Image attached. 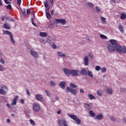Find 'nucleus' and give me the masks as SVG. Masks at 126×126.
Instances as JSON below:
<instances>
[{"label":"nucleus","mask_w":126,"mask_h":126,"mask_svg":"<svg viewBox=\"0 0 126 126\" xmlns=\"http://www.w3.org/2000/svg\"><path fill=\"white\" fill-rule=\"evenodd\" d=\"M70 87H71L72 88H76L77 86L73 83H70Z\"/></svg>","instance_id":"nucleus-32"},{"label":"nucleus","mask_w":126,"mask_h":126,"mask_svg":"<svg viewBox=\"0 0 126 126\" xmlns=\"http://www.w3.org/2000/svg\"><path fill=\"white\" fill-rule=\"evenodd\" d=\"M89 114L91 116V117H95L96 116V114H95L94 112H93L92 110L89 111Z\"/></svg>","instance_id":"nucleus-27"},{"label":"nucleus","mask_w":126,"mask_h":126,"mask_svg":"<svg viewBox=\"0 0 126 126\" xmlns=\"http://www.w3.org/2000/svg\"><path fill=\"white\" fill-rule=\"evenodd\" d=\"M112 2H113V3H116V0H111Z\"/></svg>","instance_id":"nucleus-60"},{"label":"nucleus","mask_w":126,"mask_h":126,"mask_svg":"<svg viewBox=\"0 0 126 126\" xmlns=\"http://www.w3.org/2000/svg\"><path fill=\"white\" fill-rule=\"evenodd\" d=\"M100 69H101V67H100V66L97 65L95 67V70L97 71H98V70H100Z\"/></svg>","instance_id":"nucleus-37"},{"label":"nucleus","mask_w":126,"mask_h":126,"mask_svg":"<svg viewBox=\"0 0 126 126\" xmlns=\"http://www.w3.org/2000/svg\"><path fill=\"white\" fill-rule=\"evenodd\" d=\"M78 73H79V71L78 70H70V74L73 76H78Z\"/></svg>","instance_id":"nucleus-9"},{"label":"nucleus","mask_w":126,"mask_h":126,"mask_svg":"<svg viewBox=\"0 0 126 126\" xmlns=\"http://www.w3.org/2000/svg\"><path fill=\"white\" fill-rule=\"evenodd\" d=\"M18 99V95H16L15 96V97L14 98V99L12 100V105H16V103H17V100Z\"/></svg>","instance_id":"nucleus-13"},{"label":"nucleus","mask_w":126,"mask_h":126,"mask_svg":"<svg viewBox=\"0 0 126 126\" xmlns=\"http://www.w3.org/2000/svg\"><path fill=\"white\" fill-rule=\"evenodd\" d=\"M44 6L46 9H50V6L48 4V2L47 1L44 2Z\"/></svg>","instance_id":"nucleus-25"},{"label":"nucleus","mask_w":126,"mask_h":126,"mask_svg":"<svg viewBox=\"0 0 126 126\" xmlns=\"http://www.w3.org/2000/svg\"><path fill=\"white\" fill-rule=\"evenodd\" d=\"M100 20L101 22L103 23V24H106L107 23V21H106V18L103 17H101Z\"/></svg>","instance_id":"nucleus-21"},{"label":"nucleus","mask_w":126,"mask_h":126,"mask_svg":"<svg viewBox=\"0 0 126 126\" xmlns=\"http://www.w3.org/2000/svg\"><path fill=\"white\" fill-rule=\"evenodd\" d=\"M36 99H37L38 101H42L43 97H42V95L41 94H37L36 95Z\"/></svg>","instance_id":"nucleus-18"},{"label":"nucleus","mask_w":126,"mask_h":126,"mask_svg":"<svg viewBox=\"0 0 126 126\" xmlns=\"http://www.w3.org/2000/svg\"><path fill=\"white\" fill-rule=\"evenodd\" d=\"M109 42L111 44H108L107 46L108 52L113 53V52H116V51H117L118 45V44L117 43V40L115 39H110Z\"/></svg>","instance_id":"nucleus-1"},{"label":"nucleus","mask_w":126,"mask_h":126,"mask_svg":"<svg viewBox=\"0 0 126 126\" xmlns=\"http://www.w3.org/2000/svg\"><path fill=\"white\" fill-rule=\"evenodd\" d=\"M126 15L124 13H122L121 15V19H126Z\"/></svg>","instance_id":"nucleus-29"},{"label":"nucleus","mask_w":126,"mask_h":126,"mask_svg":"<svg viewBox=\"0 0 126 126\" xmlns=\"http://www.w3.org/2000/svg\"><path fill=\"white\" fill-rule=\"evenodd\" d=\"M5 7L7 8V9H11V5L10 4L6 6Z\"/></svg>","instance_id":"nucleus-39"},{"label":"nucleus","mask_w":126,"mask_h":126,"mask_svg":"<svg viewBox=\"0 0 126 126\" xmlns=\"http://www.w3.org/2000/svg\"><path fill=\"white\" fill-rule=\"evenodd\" d=\"M117 52L119 54H126V47H122L120 44H118Z\"/></svg>","instance_id":"nucleus-2"},{"label":"nucleus","mask_w":126,"mask_h":126,"mask_svg":"<svg viewBox=\"0 0 126 126\" xmlns=\"http://www.w3.org/2000/svg\"><path fill=\"white\" fill-rule=\"evenodd\" d=\"M120 91H121V92H122V93L125 92V91H124V89H121Z\"/></svg>","instance_id":"nucleus-63"},{"label":"nucleus","mask_w":126,"mask_h":126,"mask_svg":"<svg viewBox=\"0 0 126 126\" xmlns=\"http://www.w3.org/2000/svg\"><path fill=\"white\" fill-rule=\"evenodd\" d=\"M0 63H2V64H4V61L2 60V59H1L0 60Z\"/></svg>","instance_id":"nucleus-49"},{"label":"nucleus","mask_w":126,"mask_h":126,"mask_svg":"<svg viewBox=\"0 0 126 126\" xmlns=\"http://www.w3.org/2000/svg\"><path fill=\"white\" fill-rule=\"evenodd\" d=\"M84 62H85V65H88V63H89V59L88 57L87 56L84 58Z\"/></svg>","instance_id":"nucleus-17"},{"label":"nucleus","mask_w":126,"mask_h":126,"mask_svg":"<svg viewBox=\"0 0 126 126\" xmlns=\"http://www.w3.org/2000/svg\"><path fill=\"white\" fill-rule=\"evenodd\" d=\"M57 55L59 56V57H63V58L65 57V54L63 53L62 52H57Z\"/></svg>","instance_id":"nucleus-20"},{"label":"nucleus","mask_w":126,"mask_h":126,"mask_svg":"<svg viewBox=\"0 0 126 126\" xmlns=\"http://www.w3.org/2000/svg\"><path fill=\"white\" fill-rule=\"evenodd\" d=\"M106 91L108 94H112L113 91H112V89L111 88H107Z\"/></svg>","instance_id":"nucleus-26"},{"label":"nucleus","mask_w":126,"mask_h":126,"mask_svg":"<svg viewBox=\"0 0 126 126\" xmlns=\"http://www.w3.org/2000/svg\"><path fill=\"white\" fill-rule=\"evenodd\" d=\"M85 107L88 109V110H91L92 106L91 104H86Z\"/></svg>","instance_id":"nucleus-23"},{"label":"nucleus","mask_w":126,"mask_h":126,"mask_svg":"<svg viewBox=\"0 0 126 126\" xmlns=\"http://www.w3.org/2000/svg\"><path fill=\"white\" fill-rule=\"evenodd\" d=\"M4 34H6V35H9L10 38V41L11 42L12 44H15V41L13 39V36H12V34L10 33V32L8 31H5L4 32Z\"/></svg>","instance_id":"nucleus-5"},{"label":"nucleus","mask_w":126,"mask_h":126,"mask_svg":"<svg viewBox=\"0 0 126 126\" xmlns=\"http://www.w3.org/2000/svg\"><path fill=\"white\" fill-rule=\"evenodd\" d=\"M23 15H26V10H24V11H23Z\"/></svg>","instance_id":"nucleus-54"},{"label":"nucleus","mask_w":126,"mask_h":126,"mask_svg":"<svg viewBox=\"0 0 126 126\" xmlns=\"http://www.w3.org/2000/svg\"><path fill=\"white\" fill-rule=\"evenodd\" d=\"M49 9H46L45 12H46V14H48L49 13Z\"/></svg>","instance_id":"nucleus-53"},{"label":"nucleus","mask_w":126,"mask_h":126,"mask_svg":"<svg viewBox=\"0 0 126 126\" xmlns=\"http://www.w3.org/2000/svg\"><path fill=\"white\" fill-rule=\"evenodd\" d=\"M87 5H88V6H89V7H94V4H93V3L91 2L88 3Z\"/></svg>","instance_id":"nucleus-31"},{"label":"nucleus","mask_w":126,"mask_h":126,"mask_svg":"<svg viewBox=\"0 0 126 126\" xmlns=\"http://www.w3.org/2000/svg\"><path fill=\"white\" fill-rule=\"evenodd\" d=\"M69 117L73 120V121H75L77 125H80L81 124V121H80L79 119L77 118V116H76V115L69 114Z\"/></svg>","instance_id":"nucleus-3"},{"label":"nucleus","mask_w":126,"mask_h":126,"mask_svg":"<svg viewBox=\"0 0 126 126\" xmlns=\"http://www.w3.org/2000/svg\"><path fill=\"white\" fill-rule=\"evenodd\" d=\"M46 17L47 19H51V14H50V13L48 14H46Z\"/></svg>","instance_id":"nucleus-36"},{"label":"nucleus","mask_w":126,"mask_h":126,"mask_svg":"<svg viewBox=\"0 0 126 126\" xmlns=\"http://www.w3.org/2000/svg\"><path fill=\"white\" fill-rule=\"evenodd\" d=\"M27 93L28 95L30 96V93H29V91L28 90H27Z\"/></svg>","instance_id":"nucleus-61"},{"label":"nucleus","mask_w":126,"mask_h":126,"mask_svg":"<svg viewBox=\"0 0 126 126\" xmlns=\"http://www.w3.org/2000/svg\"><path fill=\"white\" fill-rule=\"evenodd\" d=\"M31 13V12H30V9H27V15H29Z\"/></svg>","instance_id":"nucleus-44"},{"label":"nucleus","mask_w":126,"mask_h":126,"mask_svg":"<svg viewBox=\"0 0 126 126\" xmlns=\"http://www.w3.org/2000/svg\"><path fill=\"white\" fill-rule=\"evenodd\" d=\"M119 29L120 32H121L122 33H124L125 31H124V27L123 26L121 25V24L119 25Z\"/></svg>","instance_id":"nucleus-19"},{"label":"nucleus","mask_w":126,"mask_h":126,"mask_svg":"<svg viewBox=\"0 0 126 126\" xmlns=\"http://www.w3.org/2000/svg\"><path fill=\"white\" fill-rule=\"evenodd\" d=\"M95 119L96 120H98V121H101V120L103 119V115L102 114L96 115L95 116Z\"/></svg>","instance_id":"nucleus-16"},{"label":"nucleus","mask_w":126,"mask_h":126,"mask_svg":"<svg viewBox=\"0 0 126 126\" xmlns=\"http://www.w3.org/2000/svg\"><path fill=\"white\" fill-rule=\"evenodd\" d=\"M20 103H21V104H24V100L21 99V100H20Z\"/></svg>","instance_id":"nucleus-55"},{"label":"nucleus","mask_w":126,"mask_h":126,"mask_svg":"<svg viewBox=\"0 0 126 126\" xmlns=\"http://www.w3.org/2000/svg\"><path fill=\"white\" fill-rule=\"evenodd\" d=\"M100 38H101V39H107V36L104 35V34H101Z\"/></svg>","instance_id":"nucleus-38"},{"label":"nucleus","mask_w":126,"mask_h":126,"mask_svg":"<svg viewBox=\"0 0 126 126\" xmlns=\"http://www.w3.org/2000/svg\"><path fill=\"white\" fill-rule=\"evenodd\" d=\"M30 52L32 56L34 58H38V53H37V52L34 51L33 50H31Z\"/></svg>","instance_id":"nucleus-12"},{"label":"nucleus","mask_w":126,"mask_h":126,"mask_svg":"<svg viewBox=\"0 0 126 126\" xmlns=\"http://www.w3.org/2000/svg\"><path fill=\"white\" fill-rule=\"evenodd\" d=\"M55 21L57 23H61L63 25H64L66 22V21L63 19H56Z\"/></svg>","instance_id":"nucleus-10"},{"label":"nucleus","mask_w":126,"mask_h":126,"mask_svg":"<svg viewBox=\"0 0 126 126\" xmlns=\"http://www.w3.org/2000/svg\"><path fill=\"white\" fill-rule=\"evenodd\" d=\"M39 36H40V37H47V33L40 32L39 33Z\"/></svg>","instance_id":"nucleus-22"},{"label":"nucleus","mask_w":126,"mask_h":126,"mask_svg":"<svg viewBox=\"0 0 126 126\" xmlns=\"http://www.w3.org/2000/svg\"><path fill=\"white\" fill-rule=\"evenodd\" d=\"M97 94H98L99 96H102V92L100 91H97Z\"/></svg>","instance_id":"nucleus-43"},{"label":"nucleus","mask_w":126,"mask_h":126,"mask_svg":"<svg viewBox=\"0 0 126 126\" xmlns=\"http://www.w3.org/2000/svg\"><path fill=\"white\" fill-rule=\"evenodd\" d=\"M40 109H41V108L39 103L35 102L33 104L32 106V110L34 112H39Z\"/></svg>","instance_id":"nucleus-4"},{"label":"nucleus","mask_w":126,"mask_h":126,"mask_svg":"<svg viewBox=\"0 0 126 126\" xmlns=\"http://www.w3.org/2000/svg\"><path fill=\"white\" fill-rule=\"evenodd\" d=\"M110 119L111 120V121H113V122H115V121H116V118L113 117H110Z\"/></svg>","instance_id":"nucleus-45"},{"label":"nucleus","mask_w":126,"mask_h":126,"mask_svg":"<svg viewBox=\"0 0 126 126\" xmlns=\"http://www.w3.org/2000/svg\"><path fill=\"white\" fill-rule=\"evenodd\" d=\"M59 86L62 89H64V88L65 87V82H61L59 84Z\"/></svg>","instance_id":"nucleus-14"},{"label":"nucleus","mask_w":126,"mask_h":126,"mask_svg":"<svg viewBox=\"0 0 126 126\" xmlns=\"http://www.w3.org/2000/svg\"><path fill=\"white\" fill-rule=\"evenodd\" d=\"M52 48L53 49H57V45H56V44H53L52 45Z\"/></svg>","instance_id":"nucleus-47"},{"label":"nucleus","mask_w":126,"mask_h":126,"mask_svg":"<svg viewBox=\"0 0 126 126\" xmlns=\"http://www.w3.org/2000/svg\"><path fill=\"white\" fill-rule=\"evenodd\" d=\"M80 73L81 74H82V75H87V70L86 69H82Z\"/></svg>","instance_id":"nucleus-15"},{"label":"nucleus","mask_w":126,"mask_h":126,"mask_svg":"<svg viewBox=\"0 0 126 126\" xmlns=\"http://www.w3.org/2000/svg\"><path fill=\"white\" fill-rule=\"evenodd\" d=\"M58 124L60 126H68L67 125V122L64 119L59 120L58 121Z\"/></svg>","instance_id":"nucleus-7"},{"label":"nucleus","mask_w":126,"mask_h":126,"mask_svg":"<svg viewBox=\"0 0 126 126\" xmlns=\"http://www.w3.org/2000/svg\"><path fill=\"white\" fill-rule=\"evenodd\" d=\"M63 70L65 75H67V76H68L70 74V70H69V69L66 68H63Z\"/></svg>","instance_id":"nucleus-11"},{"label":"nucleus","mask_w":126,"mask_h":126,"mask_svg":"<svg viewBox=\"0 0 126 126\" xmlns=\"http://www.w3.org/2000/svg\"><path fill=\"white\" fill-rule=\"evenodd\" d=\"M31 20H32V24H33V25L34 26H36V24H35L34 23V19H33V18H32V19H31Z\"/></svg>","instance_id":"nucleus-48"},{"label":"nucleus","mask_w":126,"mask_h":126,"mask_svg":"<svg viewBox=\"0 0 126 126\" xmlns=\"http://www.w3.org/2000/svg\"><path fill=\"white\" fill-rule=\"evenodd\" d=\"M66 90L68 92H70V93H71L73 95H76L77 94V91L74 89L70 88L68 87H67Z\"/></svg>","instance_id":"nucleus-6"},{"label":"nucleus","mask_w":126,"mask_h":126,"mask_svg":"<svg viewBox=\"0 0 126 126\" xmlns=\"http://www.w3.org/2000/svg\"><path fill=\"white\" fill-rule=\"evenodd\" d=\"M88 97L90 100H93V99H95V97H94V95L90 94H88Z\"/></svg>","instance_id":"nucleus-28"},{"label":"nucleus","mask_w":126,"mask_h":126,"mask_svg":"<svg viewBox=\"0 0 126 126\" xmlns=\"http://www.w3.org/2000/svg\"><path fill=\"white\" fill-rule=\"evenodd\" d=\"M50 29H53V28H54V24H51L50 25Z\"/></svg>","instance_id":"nucleus-51"},{"label":"nucleus","mask_w":126,"mask_h":126,"mask_svg":"<svg viewBox=\"0 0 126 126\" xmlns=\"http://www.w3.org/2000/svg\"><path fill=\"white\" fill-rule=\"evenodd\" d=\"M51 4H54V0H50Z\"/></svg>","instance_id":"nucleus-59"},{"label":"nucleus","mask_w":126,"mask_h":126,"mask_svg":"<svg viewBox=\"0 0 126 126\" xmlns=\"http://www.w3.org/2000/svg\"><path fill=\"white\" fill-rule=\"evenodd\" d=\"M107 70V69H106V67H104L101 68V72H105V71Z\"/></svg>","instance_id":"nucleus-34"},{"label":"nucleus","mask_w":126,"mask_h":126,"mask_svg":"<svg viewBox=\"0 0 126 126\" xmlns=\"http://www.w3.org/2000/svg\"><path fill=\"white\" fill-rule=\"evenodd\" d=\"M4 19H5V16L2 17H1V20H2V21H4Z\"/></svg>","instance_id":"nucleus-56"},{"label":"nucleus","mask_w":126,"mask_h":126,"mask_svg":"<svg viewBox=\"0 0 126 126\" xmlns=\"http://www.w3.org/2000/svg\"><path fill=\"white\" fill-rule=\"evenodd\" d=\"M3 70V67H2V65L0 64V71Z\"/></svg>","instance_id":"nucleus-52"},{"label":"nucleus","mask_w":126,"mask_h":126,"mask_svg":"<svg viewBox=\"0 0 126 126\" xmlns=\"http://www.w3.org/2000/svg\"><path fill=\"white\" fill-rule=\"evenodd\" d=\"M4 28L5 29H10V27L9 26V25L7 23H5L3 24Z\"/></svg>","instance_id":"nucleus-24"},{"label":"nucleus","mask_w":126,"mask_h":126,"mask_svg":"<svg viewBox=\"0 0 126 126\" xmlns=\"http://www.w3.org/2000/svg\"><path fill=\"white\" fill-rule=\"evenodd\" d=\"M80 93H84V91H83V90H82V89H80Z\"/></svg>","instance_id":"nucleus-58"},{"label":"nucleus","mask_w":126,"mask_h":126,"mask_svg":"<svg viewBox=\"0 0 126 126\" xmlns=\"http://www.w3.org/2000/svg\"><path fill=\"white\" fill-rule=\"evenodd\" d=\"M7 123H10V120L9 119H7Z\"/></svg>","instance_id":"nucleus-64"},{"label":"nucleus","mask_w":126,"mask_h":126,"mask_svg":"<svg viewBox=\"0 0 126 126\" xmlns=\"http://www.w3.org/2000/svg\"><path fill=\"white\" fill-rule=\"evenodd\" d=\"M5 19H6V20H8L9 19V17H6L5 16Z\"/></svg>","instance_id":"nucleus-62"},{"label":"nucleus","mask_w":126,"mask_h":126,"mask_svg":"<svg viewBox=\"0 0 126 126\" xmlns=\"http://www.w3.org/2000/svg\"><path fill=\"white\" fill-rule=\"evenodd\" d=\"M4 2L6 4H9V1L7 0H4Z\"/></svg>","instance_id":"nucleus-50"},{"label":"nucleus","mask_w":126,"mask_h":126,"mask_svg":"<svg viewBox=\"0 0 126 126\" xmlns=\"http://www.w3.org/2000/svg\"><path fill=\"white\" fill-rule=\"evenodd\" d=\"M50 84L52 86H56V83L54 82L53 81H51L50 82Z\"/></svg>","instance_id":"nucleus-41"},{"label":"nucleus","mask_w":126,"mask_h":126,"mask_svg":"<svg viewBox=\"0 0 126 126\" xmlns=\"http://www.w3.org/2000/svg\"><path fill=\"white\" fill-rule=\"evenodd\" d=\"M88 75L90 77H93V74H92V72L89 70L88 71Z\"/></svg>","instance_id":"nucleus-30"},{"label":"nucleus","mask_w":126,"mask_h":126,"mask_svg":"<svg viewBox=\"0 0 126 126\" xmlns=\"http://www.w3.org/2000/svg\"><path fill=\"white\" fill-rule=\"evenodd\" d=\"M6 89H7V88L5 86H2L0 89V94L1 95H5L6 94Z\"/></svg>","instance_id":"nucleus-8"},{"label":"nucleus","mask_w":126,"mask_h":126,"mask_svg":"<svg viewBox=\"0 0 126 126\" xmlns=\"http://www.w3.org/2000/svg\"><path fill=\"white\" fill-rule=\"evenodd\" d=\"M6 106L8 108V109L10 108V105H9V104L7 103Z\"/></svg>","instance_id":"nucleus-57"},{"label":"nucleus","mask_w":126,"mask_h":126,"mask_svg":"<svg viewBox=\"0 0 126 126\" xmlns=\"http://www.w3.org/2000/svg\"><path fill=\"white\" fill-rule=\"evenodd\" d=\"M30 122L31 123L32 126H35V122H34V121H33V120L30 119Z\"/></svg>","instance_id":"nucleus-33"},{"label":"nucleus","mask_w":126,"mask_h":126,"mask_svg":"<svg viewBox=\"0 0 126 126\" xmlns=\"http://www.w3.org/2000/svg\"><path fill=\"white\" fill-rule=\"evenodd\" d=\"M17 4L19 6H20V5L21 4V0H17Z\"/></svg>","instance_id":"nucleus-42"},{"label":"nucleus","mask_w":126,"mask_h":126,"mask_svg":"<svg viewBox=\"0 0 126 126\" xmlns=\"http://www.w3.org/2000/svg\"><path fill=\"white\" fill-rule=\"evenodd\" d=\"M45 93H46V95L47 96H50V93L49 92V91L48 90H45Z\"/></svg>","instance_id":"nucleus-46"},{"label":"nucleus","mask_w":126,"mask_h":126,"mask_svg":"<svg viewBox=\"0 0 126 126\" xmlns=\"http://www.w3.org/2000/svg\"><path fill=\"white\" fill-rule=\"evenodd\" d=\"M95 10L96 12H100V11H101V10L100 9V8H99V7L98 6L95 7Z\"/></svg>","instance_id":"nucleus-35"},{"label":"nucleus","mask_w":126,"mask_h":126,"mask_svg":"<svg viewBox=\"0 0 126 126\" xmlns=\"http://www.w3.org/2000/svg\"><path fill=\"white\" fill-rule=\"evenodd\" d=\"M89 57L90 59H91L92 60L93 59V54H92L91 53H89Z\"/></svg>","instance_id":"nucleus-40"}]
</instances>
